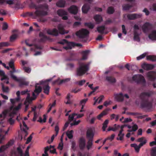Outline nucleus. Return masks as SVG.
Segmentation results:
<instances>
[{"instance_id": "1", "label": "nucleus", "mask_w": 156, "mask_h": 156, "mask_svg": "<svg viewBox=\"0 0 156 156\" xmlns=\"http://www.w3.org/2000/svg\"><path fill=\"white\" fill-rule=\"evenodd\" d=\"M55 76H54L52 78H50L47 79L46 80H42L40 81L39 83H37L35 86V89L34 91V93L36 94V96L37 95L39 94L41 91V88L40 85H46V86L43 87L44 92L45 93L48 94L49 91V90L50 88V87L48 86V82L51 81L52 79Z\"/></svg>"}, {"instance_id": "2", "label": "nucleus", "mask_w": 156, "mask_h": 156, "mask_svg": "<svg viewBox=\"0 0 156 156\" xmlns=\"http://www.w3.org/2000/svg\"><path fill=\"white\" fill-rule=\"evenodd\" d=\"M35 9L37 10L34 12H32L30 15L34 18L37 17L46 15L48 14V8L47 7L44 8L41 5L34 6Z\"/></svg>"}, {"instance_id": "3", "label": "nucleus", "mask_w": 156, "mask_h": 156, "mask_svg": "<svg viewBox=\"0 0 156 156\" xmlns=\"http://www.w3.org/2000/svg\"><path fill=\"white\" fill-rule=\"evenodd\" d=\"M9 67L13 70V72L10 71V73L11 77L13 79L18 82H20L21 80H26V79L25 78H23L21 79L18 78L16 76L13 74V73L15 72L16 71L14 67V61L13 60H11L9 62Z\"/></svg>"}, {"instance_id": "4", "label": "nucleus", "mask_w": 156, "mask_h": 156, "mask_svg": "<svg viewBox=\"0 0 156 156\" xmlns=\"http://www.w3.org/2000/svg\"><path fill=\"white\" fill-rule=\"evenodd\" d=\"M133 80L138 83L141 84L143 86H145L146 81L144 77L140 74L135 75L133 76Z\"/></svg>"}, {"instance_id": "5", "label": "nucleus", "mask_w": 156, "mask_h": 156, "mask_svg": "<svg viewBox=\"0 0 156 156\" xmlns=\"http://www.w3.org/2000/svg\"><path fill=\"white\" fill-rule=\"evenodd\" d=\"M89 69L87 65L83 64L77 69L76 74L77 76H80L85 74Z\"/></svg>"}, {"instance_id": "6", "label": "nucleus", "mask_w": 156, "mask_h": 156, "mask_svg": "<svg viewBox=\"0 0 156 156\" xmlns=\"http://www.w3.org/2000/svg\"><path fill=\"white\" fill-rule=\"evenodd\" d=\"M27 96L24 102V104L26 105L25 111H27L29 106L28 104H27V103L29 104H30L32 101L34 100L36 98V96L35 95L34 92L32 93L33 97L32 98L30 97V95L29 93H27Z\"/></svg>"}, {"instance_id": "7", "label": "nucleus", "mask_w": 156, "mask_h": 156, "mask_svg": "<svg viewBox=\"0 0 156 156\" xmlns=\"http://www.w3.org/2000/svg\"><path fill=\"white\" fill-rule=\"evenodd\" d=\"M59 43L64 45L63 48L66 50L71 49L74 46V44L71 42H68L66 40L63 39L59 42Z\"/></svg>"}, {"instance_id": "8", "label": "nucleus", "mask_w": 156, "mask_h": 156, "mask_svg": "<svg viewBox=\"0 0 156 156\" xmlns=\"http://www.w3.org/2000/svg\"><path fill=\"white\" fill-rule=\"evenodd\" d=\"M44 119H42V118L40 116L39 113L37 112H34V117L33 119V121H35L38 118L39 119L37 120V122H38L41 123L45 122H46L47 119V116L44 115L43 116Z\"/></svg>"}, {"instance_id": "9", "label": "nucleus", "mask_w": 156, "mask_h": 156, "mask_svg": "<svg viewBox=\"0 0 156 156\" xmlns=\"http://www.w3.org/2000/svg\"><path fill=\"white\" fill-rule=\"evenodd\" d=\"M89 33V32L87 30L82 29L77 32L76 34L78 37L83 38L87 37Z\"/></svg>"}, {"instance_id": "10", "label": "nucleus", "mask_w": 156, "mask_h": 156, "mask_svg": "<svg viewBox=\"0 0 156 156\" xmlns=\"http://www.w3.org/2000/svg\"><path fill=\"white\" fill-rule=\"evenodd\" d=\"M134 40L139 41H140V38L139 37L140 32L139 30V27L136 25H135L134 27Z\"/></svg>"}, {"instance_id": "11", "label": "nucleus", "mask_w": 156, "mask_h": 156, "mask_svg": "<svg viewBox=\"0 0 156 156\" xmlns=\"http://www.w3.org/2000/svg\"><path fill=\"white\" fill-rule=\"evenodd\" d=\"M153 28V26L151 23H145L142 26V28L143 31L144 33H147L151 30Z\"/></svg>"}, {"instance_id": "12", "label": "nucleus", "mask_w": 156, "mask_h": 156, "mask_svg": "<svg viewBox=\"0 0 156 156\" xmlns=\"http://www.w3.org/2000/svg\"><path fill=\"white\" fill-rule=\"evenodd\" d=\"M142 16V15L140 14H133L129 15L125 14L124 15L125 17L126 16L128 19L129 20H133L136 18H140Z\"/></svg>"}, {"instance_id": "13", "label": "nucleus", "mask_w": 156, "mask_h": 156, "mask_svg": "<svg viewBox=\"0 0 156 156\" xmlns=\"http://www.w3.org/2000/svg\"><path fill=\"white\" fill-rule=\"evenodd\" d=\"M147 77L149 80L153 81L156 79V72L152 71L149 72L147 73Z\"/></svg>"}, {"instance_id": "14", "label": "nucleus", "mask_w": 156, "mask_h": 156, "mask_svg": "<svg viewBox=\"0 0 156 156\" xmlns=\"http://www.w3.org/2000/svg\"><path fill=\"white\" fill-rule=\"evenodd\" d=\"M57 13L59 16L62 17V19L66 20L68 19L67 16H66L67 15V12L63 10H59L57 11Z\"/></svg>"}, {"instance_id": "15", "label": "nucleus", "mask_w": 156, "mask_h": 156, "mask_svg": "<svg viewBox=\"0 0 156 156\" xmlns=\"http://www.w3.org/2000/svg\"><path fill=\"white\" fill-rule=\"evenodd\" d=\"M46 31L48 34L55 36H58L59 33L58 30L56 28L53 29H48L46 30Z\"/></svg>"}, {"instance_id": "16", "label": "nucleus", "mask_w": 156, "mask_h": 156, "mask_svg": "<svg viewBox=\"0 0 156 156\" xmlns=\"http://www.w3.org/2000/svg\"><path fill=\"white\" fill-rule=\"evenodd\" d=\"M70 79L69 78H66L64 79L60 80L59 78H58L57 80H55L52 82L53 84L57 83L58 84H60L62 83H65L69 81Z\"/></svg>"}, {"instance_id": "17", "label": "nucleus", "mask_w": 156, "mask_h": 156, "mask_svg": "<svg viewBox=\"0 0 156 156\" xmlns=\"http://www.w3.org/2000/svg\"><path fill=\"white\" fill-rule=\"evenodd\" d=\"M115 99L118 101H122L124 100V95L121 93L114 94Z\"/></svg>"}, {"instance_id": "18", "label": "nucleus", "mask_w": 156, "mask_h": 156, "mask_svg": "<svg viewBox=\"0 0 156 156\" xmlns=\"http://www.w3.org/2000/svg\"><path fill=\"white\" fill-rule=\"evenodd\" d=\"M57 28L58 30V31L59 34H65L67 33L68 32V31H65L64 28V26L61 24H59L57 26Z\"/></svg>"}, {"instance_id": "19", "label": "nucleus", "mask_w": 156, "mask_h": 156, "mask_svg": "<svg viewBox=\"0 0 156 156\" xmlns=\"http://www.w3.org/2000/svg\"><path fill=\"white\" fill-rule=\"evenodd\" d=\"M68 11L73 14H76L78 12V8L75 5H72L68 9Z\"/></svg>"}, {"instance_id": "20", "label": "nucleus", "mask_w": 156, "mask_h": 156, "mask_svg": "<svg viewBox=\"0 0 156 156\" xmlns=\"http://www.w3.org/2000/svg\"><path fill=\"white\" fill-rule=\"evenodd\" d=\"M85 139L83 137H81L79 140V146L80 149H83L85 145Z\"/></svg>"}, {"instance_id": "21", "label": "nucleus", "mask_w": 156, "mask_h": 156, "mask_svg": "<svg viewBox=\"0 0 156 156\" xmlns=\"http://www.w3.org/2000/svg\"><path fill=\"white\" fill-rule=\"evenodd\" d=\"M0 77H2L1 79V80H5V82L6 83H9V79L5 75L4 72L2 70H0Z\"/></svg>"}, {"instance_id": "22", "label": "nucleus", "mask_w": 156, "mask_h": 156, "mask_svg": "<svg viewBox=\"0 0 156 156\" xmlns=\"http://www.w3.org/2000/svg\"><path fill=\"white\" fill-rule=\"evenodd\" d=\"M124 127V126H122L120 127L121 130L119 131V133L118 134V137L117 138L118 140H122L124 135V133H122L123 131V129Z\"/></svg>"}, {"instance_id": "23", "label": "nucleus", "mask_w": 156, "mask_h": 156, "mask_svg": "<svg viewBox=\"0 0 156 156\" xmlns=\"http://www.w3.org/2000/svg\"><path fill=\"white\" fill-rule=\"evenodd\" d=\"M142 67L144 69L147 70L152 69L154 66L153 65L144 63L142 65Z\"/></svg>"}, {"instance_id": "24", "label": "nucleus", "mask_w": 156, "mask_h": 156, "mask_svg": "<svg viewBox=\"0 0 156 156\" xmlns=\"http://www.w3.org/2000/svg\"><path fill=\"white\" fill-rule=\"evenodd\" d=\"M137 141L140 142V143L139 144L140 146H142L147 143V140L144 137H142L138 139L137 140Z\"/></svg>"}, {"instance_id": "25", "label": "nucleus", "mask_w": 156, "mask_h": 156, "mask_svg": "<svg viewBox=\"0 0 156 156\" xmlns=\"http://www.w3.org/2000/svg\"><path fill=\"white\" fill-rule=\"evenodd\" d=\"M148 37L151 40H156V30H154L152 31L149 35Z\"/></svg>"}, {"instance_id": "26", "label": "nucleus", "mask_w": 156, "mask_h": 156, "mask_svg": "<svg viewBox=\"0 0 156 156\" xmlns=\"http://www.w3.org/2000/svg\"><path fill=\"white\" fill-rule=\"evenodd\" d=\"M14 114L12 113L9 115V118H8L7 122L10 125H12L14 124L15 120L12 119Z\"/></svg>"}, {"instance_id": "27", "label": "nucleus", "mask_w": 156, "mask_h": 156, "mask_svg": "<svg viewBox=\"0 0 156 156\" xmlns=\"http://www.w3.org/2000/svg\"><path fill=\"white\" fill-rule=\"evenodd\" d=\"M152 94L151 92H144L141 94L140 97L142 98L148 97L150 96Z\"/></svg>"}, {"instance_id": "28", "label": "nucleus", "mask_w": 156, "mask_h": 156, "mask_svg": "<svg viewBox=\"0 0 156 156\" xmlns=\"http://www.w3.org/2000/svg\"><path fill=\"white\" fill-rule=\"evenodd\" d=\"M90 51L89 50H86L83 51L82 52V59L83 60L86 59L87 58L88 56L89 53Z\"/></svg>"}, {"instance_id": "29", "label": "nucleus", "mask_w": 156, "mask_h": 156, "mask_svg": "<svg viewBox=\"0 0 156 156\" xmlns=\"http://www.w3.org/2000/svg\"><path fill=\"white\" fill-rule=\"evenodd\" d=\"M89 9L90 8L88 5L87 4H84L82 8L83 12L84 13H87Z\"/></svg>"}, {"instance_id": "30", "label": "nucleus", "mask_w": 156, "mask_h": 156, "mask_svg": "<svg viewBox=\"0 0 156 156\" xmlns=\"http://www.w3.org/2000/svg\"><path fill=\"white\" fill-rule=\"evenodd\" d=\"M14 155L16 156L18 155L20 156H22L23 155V151L20 147H18L17 148L16 152L14 153Z\"/></svg>"}, {"instance_id": "31", "label": "nucleus", "mask_w": 156, "mask_h": 156, "mask_svg": "<svg viewBox=\"0 0 156 156\" xmlns=\"http://www.w3.org/2000/svg\"><path fill=\"white\" fill-rule=\"evenodd\" d=\"M23 127H22V124L20 123V126L21 129L24 131L25 133H26V130L28 129V128L27 126V125L26 124L25 122L23 121Z\"/></svg>"}, {"instance_id": "32", "label": "nucleus", "mask_w": 156, "mask_h": 156, "mask_svg": "<svg viewBox=\"0 0 156 156\" xmlns=\"http://www.w3.org/2000/svg\"><path fill=\"white\" fill-rule=\"evenodd\" d=\"M94 19L95 21L97 23H99L102 21V17L99 15H96L94 17Z\"/></svg>"}, {"instance_id": "33", "label": "nucleus", "mask_w": 156, "mask_h": 156, "mask_svg": "<svg viewBox=\"0 0 156 156\" xmlns=\"http://www.w3.org/2000/svg\"><path fill=\"white\" fill-rule=\"evenodd\" d=\"M130 146L132 147H133L137 152H139L140 148L142 147L140 146V144L138 145L135 144H131Z\"/></svg>"}, {"instance_id": "34", "label": "nucleus", "mask_w": 156, "mask_h": 156, "mask_svg": "<svg viewBox=\"0 0 156 156\" xmlns=\"http://www.w3.org/2000/svg\"><path fill=\"white\" fill-rule=\"evenodd\" d=\"M77 115V114L75 113H73L71 115H69L68 118L70 122H71L76 120V116Z\"/></svg>"}, {"instance_id": "35", "label": "nucleus", "mask_w": 156, "mask_h": 156, "mask_svg": "<svg viewBox=\"0 0 156 156\" xmlns=\"http://www.w3.org/2000/svg\"><path fill=\"white\" fill-rule=\"evenodd\" d=\"M10 101L13 105V106L14 107L15 104L20 101V98H16L12 99H10Z\"/></svg>"}, {"instance_id": "36", "label": "nucleus", "mask_w": 156, "mask_h": 156, "mask_svg": "<svg viewBox=\"0 0 156 156\" xmlns=\"http://www.w3.org/2000/svg\"><path fill=\"white\" fill-rule=\"evenodd\" d=\"M22 106V104L21 103H20L16 107H12L11 108V109L12 108H13V113L12 114H15L16 112Z\"/></svg>"}, {"instance_id": "37", "label": "nucleus", "mask_w": 156, "mask_h": 156, "mask_svg": "<svg viewBox=\"0 0 156 156\" xmlns=\"http://www.w3.org/2000/svg\"><path fill=\"white\" fill-rule=\"evenodd\" d=\"M147 59L152 61H154L156 60V56L149 55L147 56Z\"/></svg>"}, {"instance_id": "38", "label": "nucleus", "mask_w": 156, "mask_h": 156, "mask_svg": "<svg viewBox=\"0 0 156 156\" xmlns=\"http://www.w3.org/2000/svg\"><path fill=\"white\" fill-rule=\"evenodd\" d=\"M65 4V2L63 0H60L56 3V5L60 7H64Z\"/></svg>"}, {"instance_id": "39", "label": "nucleus", "mask_w": 156, "mask_h": 156, "mask_svg": "<svg viewBox=\"0 0 156 156\" xmlns=\"http://www.w3.org/2000/svg\"><path fill=\"white\" fill-rule=\"evenodd\" d=\"M115 126L114 127H109L108 129V131L112 130L113 131H115L118 130L120 128L119 125L116 126V124L115 125Z\"/></svg>"}, {"instance_id": "40", "label": "nucleus", "mask_w": 156, "mask_h": 156, "mask_svg": "<svg viewBox=\"0 0 156 156\" xmlns=\"http://www.w3.org/2000/svg\"><path fill=\"white\" fill-rule=\"evenodd\" d=\"M74 132L73 130L68 131L66 133V135L69 139H72L73 137V134Z\"/></svg>"}, {"instance_id": "41", "label": "nucleus", "mask_w": 156, "mask_h": 156, "mask_svg": "<svg viewBox=\"0 0 156 156\" xmlns=\"http://www.w3.org/2000/svg\"><path fill=\"white\" fill-rule=\"evenodd\" d=\"M92 142L93 140L91 139H90L88 140L87 145V148L88 150L90 149L91 148L93 145Z\"/></svg>"}, {"instance_id": "42", "label": "nucleus", "mask_w": 156, "mask_h": 156, "mask_svg": "<svg viewBox=\"0 0 156 156\" xmlns=\"http://www.w3.org/2000/svg\"><path fill=\"white\" fill-rule=\"evenodd\" d=\"M138 128V126L136 124H134L132 126L131 129L127 130L129 132H132L136 131Z\"/></svg>"}, {"instance_id": "43", "label": "nucleus", "mask_w": 156, "mask_h": 156, "mask_svg": "<svg viewBox=\"0 0 156 156\" xmlns=\"http://www.w3.org/2000/svg\"><path fill=\"white\" fill-rule=\"evenodd\" d=\"M147 52H145L142 55H140L139 56H138L136 58V59L138 60H139L140 59H141L143 58H144L145 56L147 57Z\"/></svg>"}, {"instance_id": "44", "label": "nucleus", "mask_w": 156, "mask_h": 156, "mask_svg": "<svg viewBox=\"0 0 156 156\" xmlns=\"http://www.w3.org/2000/svg\"><path fill=\"white\" fill-rule=\"evenodd\" d=\"M9 143H10L9 142L6 145L2 146L0 148V153L4 151L6 149L8 148L9 146Z\"/></svg>"}, {"instance_id": "45", "label": "nucleus", "mask_w": 156, "mask_h": 156, "mask_svg": "<svg viewBox=\"0 0 156 156\" xmlns=\"http://www.w3.org/2000/svg\"><path fill=\"white\" fill-rule=\"evenodd\" d=\"M87 138L88 139V140L90 139H91L93 140V138L94 136V134L88 131L87 132Z\"/></svg>"}, {"instance_id": "46", "label": "nucleus", "mask_w": 156, "mask_h": 156, "mask_svg": "<svg viewBox=\"0 0 156 156\" xmlns=\"http://www.w3.org/2000/svg\"><path fill=\"white\" fill-rule=\"evenodd\" d=\"M63 136V135L61 137V142L60 143L58 147V149L60 150H62L63 148V143L62 142V138Z\"/></svg>"}, {"instance_id": "47", "label": "nucleus", "mask_w": 156, "mask_h": 156, "mask_svg": "<svg viewBox=\"0 0 156 156\" xmlns=\"http://www.w3.org/2000/svg\"><path fill=\"white\" fill-rule=\"evenodd\" d=\"M108 120L106 119L103 123V126L102 127L103 131H105V129L107 126L108 124Z\"/></svg>"}, {"instance_id": "48", "label": "nucleus", "mask_w": 156, "mask_h": 156, "mask_svg": "<svg viewBox=\"0 0 156 156\" xmlns=\"http://www.w3.org/2000/svg\"><path fill=\"white\" fill-rule=\"evenodd\" d=\"M17 37V35L16 34H13L10 37V41L11 42H13L15 41Z\"/></svg>"}, {"instance_id": "49", "label": "nucleus", "mask_w": 156, "mask_h": 156, "mask_svg": "<svg viewBox=\"0 0 156 156\" xmlns=\"http://www.w3.org/2000/svg\"><path fill=\"white\" fill-rule=\"evenodd\" d=\"M105 29V27L103 26L97 28V30L98 31L101 33H103Z\"/></svg>"}, {"instance_id": "50", "label": "nucleus", "mask_w": 156, "mask_h": 156, "mask_svg": "<svg viewBox=\"0 0 156 156\" xmlns=\"http://www.w3.org/2000/svg\"><path fill=\"white\" fill-rule=\"evenodd\" d=\"M49 150L48 146H47L44 148V153L43 154L42 156H48L47 152Z\"/></svg>"}, {"instance_id": "51", "label": "nucleus", "mask_w": 156, "mask_h": 156, "mask_svg": "<svg viewBox=\"0 0 156 156\" xmlns=\"http://www.w3.org/2000/svg\"><path fill=\"white\" fill-rule=\"evenodd\" d=\"M87 100V99H83L81 100L80 102V104L82 105V109H83L84 106V105L85 103H86Z\"/></svg>"}, {"instance_id": "52", "label": "nucleus", "mask_w": 156, "mask_h": 156, "mask_svg": "<svg viewBox=\"0 0 156 156\" xmlns=\"http://www.w3.org/2000/svg\"><path fill=\"white\" fill-rule=\"evenodd\" d=\"M106 80L108 81L111 82H115V79L113 78H112L110 77H106Z\"/></svg>"}, {"instance_id": "53", "label": "nucleus", "mask_w": 156, "mask_h": 156, "mask_svg": "<svg viewBox=\"0 0 156 156\" xmlns=\"http://www.w3.org/2000/svg\"><path fill=\"white\" fill-rule=\"evenodd\" d=\"M80 122V120H78L77 121H76L75 120L73 121V122L72 123L70 124V125L71 126L73 125H78Z\"/></svg>"}, {"instance_id": "54", "label": "nucleus", "mask_w": 156, "mask_h": 156, "mask_svg": "<svg viewBox=\"0 0 156 156\" xmlns=\"http://www.w3.org/2000/svg\"><path fill=\"white\" fill-rule=\"evenodd\" d=\"M86 26L88 27L89 28L93 29L94 26V25L91 23H85Z\"/></svg>"}, {"instance_id": "55", "label": "nucleus", "mask_w": 156, "mask_h": 156, "mask_svg": "<svg viewBox=\"0 0 156 156\" xmlns=\"http://www.w3.org/2000/svg\"><path fill=\"white\" fill-rule=\"evenodd\" d=\"M23 69L25 72L28 73H30L31 71V69L29 67H23Z\"/></svg>"}, {"instance_id": "56", "label": "nucleus", "mask_w": 156, "mask_h": 156, "mask_svg": "<svg viewBox=\"0 0 156 156\" xmlns=\"http://www.w3.org/2000/svg\"><path fill=\"white\" fill-rule=\"evenodd\" d=\"M114 12V9L111 7H109L107 10V12L109 14H112Z\"/></svg>"}, {"instance_id": "57", "label": "nucleus", "mask_w": 156, "mask_h": 156, "mask_svg": "<svg viewBox=\"0 0 156 156\" xmlns=\"http://www.w3.org/2000/svg\"><path fill=\"white\" fill-rule=\"evenodd\" d=\"M30 147L29 146L27 148L24 154L25 156H29V151Z\"/></svg>"}, {"instance_id": "58", "label": "nucleus", "mask_w": 156, "mask_h": 156, "mask_svg": "<svg viewBox=\"0 0 156 156\" xmlns=\"http://www.w3.org/2000/svg\"><path fill=\"white\" fill-rule=\"evenodd\" d=\"M2 89L3 91L4 92H8L9 88L8 87H5L2 83Z\"/></svg>"}, {"instance_id": "59", "label": "nucleus", "mask_w": 156, "mask_h": 156, "mask_svg": "<svg viewBox=\"0 0 156 156\" xmlns=\"http://www.w3.org/2000/svg\"><path fill=\"white\" fill-rule=\"evenodd\" d=\"M81 90V89L80 88H79V89L74 88V89H73L72 90L71 92H73L75 93H76L80 91Z\"/></svg>"}, {"instance_id": "60", "label": "nucleus", "mask_w": 156, "mask_h": 156, "mask_svg": "<svg viewBox=\"0 0 156 156\" xmlns=\"http://www.w3.org/2000/svg\"><path fill=\"white\" fill-rule=\"evenodd\" d=\"M110 109H106L103 111L101 113L103 116L106 115L108 114V111Z\"/></svg>"}, {"instance_id": "61", "label": "nucleus", "mask_w": 156, "mask_h": 156, "mask_svg": "<svg viewBox=\"0 0 156 156\" xmlns=\"http://www.w3.org/2000/svg\"><path fill=\"white\" fill-rule=\"evenodd\" d=\"M8 28V25L7 23H3L2 27V29L3 30H6Z\"/></svg>"}, {"instance_id": "62", "label": "nucleus", "mask_w": 156, "mask_h": 156, "mask_svg": "<svg viewBox=\"0 0 156 156\" xmlns=\"http://www.w3.org/2000/svg\"><path fill=\"white\" fill-rule=\"evenodd\" d=\"M33 138V137L31 135H30V136L27 138V140L26 141V144H28L29 142H30L31 141L32 138Z\"/></svg>"}, {"instance_id": "63", "label": "nucleus", "mask_w": 156, "mask_h": 156, "mask_svg": "<svg viewBox=\"0 0 156 156\" xmlns=\"http://www.w3.org/2000/svg\"><path fill=\"white\" fill-rule=\"evenodd\" d=\"M132 121V120L130 118H127L124 119V121L122 122H131Z\"/></svg>"}, {"instance_id": "64", "label": "nucleus", "mask_w": 156, "mask_h": 156, "mask_svg": "<svg viewBox=\"0 0 156 156\" xmlns=\"http://www.w3.org/2000/svg\"><path fill=\"white\" fill-rule=\"evenodd\" d=\"M86 81L85 80H83L79 81L78 82V84L80 86H82L85 83Z\"/></svg>"}]
</instances>
